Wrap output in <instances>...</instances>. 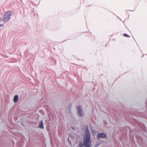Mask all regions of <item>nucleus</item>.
Instances as JSON below:
<instances>
[{"label": "nucleus", "instance_id": "obj_1", "mask_svg": "<svg viewBox=\"0 0 147 147\" xmlns=\"http://www.w3.org/2000/svg\"><path fill=\"white\" fill-rule=\"evenodd\" d=\"M90 136L88 127L86 128L85 136L84 137V145L85 147H90L91 144L90 140Z\"/></svg>", "mask_w": 147, "mask_h": 147}, {"label": "nucleus", "instance_id": "obj_2", "mask_svg": "<svg viewBox=\"0 0 147 147\" xmlns=\"http://www.w3.org/2000/svg\"><path fill=\"white\" fill-rule=\"evenodd\" d=\"M11 15V13L9 11L5 13L4 19V22H7L9 20Z\"/></svg>", "mask_w": 147, "mask_h": 147}, {"label": "nucleus", "instance_id": "obj_3", "mask_svg": "<svg viewBox=\"0 0 147 147\" xmlns=\"http://www.w3.org/2000/svg\"><path fill=\"white\" fill-rule=\"evenodd\" d=\"M77 113L80 116H82L83 115L82 113V109L81 107H80L78 108Z\"/></svg>", "mask_w": 147, "mask_h": 147}, {"label": "nucleus", "instance_id": "obj_4", "mask_svg": "<svg viewBox=\"0 0 147 147\" xmlns=\"http://www.w3.org/2000/svg\"><path fill=\"white\" fill-rule=\"evenodd\" d=\"M106 137V135L104 133H100L97 135V138L98 139L99 138H104Z\"/></svg>", "mask_w": 147, "mask_h": 147}, {"label": "nucleus", "instance_id": "obj_5", "mask_svg": "<svg viewBox=\"0 0 147 147\" xmlns=\"http://www.w3.org/2000/svg\"><path fill=\"white\" fill-rule=\"evenodd\" d=\"M18 99V97L17 95H15L14 98L13 102H16Z\"/></svg>", "mask_w": 147, "mask_h": 147}, {"label": "nucleus", "instance_id": "obj_6", "mask_svg": "<svg viewBox=\"0 0 147 147\" xmlns=\"http://www.w3.org/2000/svg\"><path fill=\"white\" fill-rule=\"evenodd\" d=\"M39 127L41 129L43 128V124L42 121H41L40 122V123L39 125Z\"/></svg>", "mask_w": 147, "mask_h": 147}, {"label": "nucleus", "instance_id": "obj_7", "mask_svg": "<svg viewBox=\"0 0 147 147\" xmlns=\"http://www.w3.org/2000/svg\"><path fill=\"white\" fill-rule=\"evenodd\" d=\"M123 36H125V37H127V38H129V37H130V36L129 35H128L127 34H124Z\"/></svg>", "mask_w": 147, "mask_h": 147}, {"label": "nucleus", "instance_id": "obj_8", "mask_svg": "<svg viewBox=\"0 0 147 147\" xmlns=\"http://www.w3.org/2000/svg\"><path fill=\"white\" fill-rule=\"evenodd\" d=\"M79 146H81V147H82V142H80L79 143Z\"/></svg>", "mask_w": 147, "mask_h": 147}, {"label": "nucleus", "instance_id": "obj_9", "mask_svg": "<svg viewBox=\"0 0 147 147\" xmlns=\"http://www.w3.org/2000/svg\"><path fill=\"white\" fill-rule=\"evenodd\" d=\"M3 24H0V26H3Z\"/></svg>", "mask_w": 147, "mask_h": 147}]
</instances>
